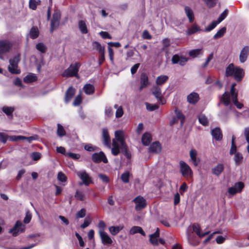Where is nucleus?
<instances>
[{
	"label": "nucleus",
	"instance_id": "13",
	"mask_svg": "<svg viewBox=\"0 0 249 249\" xmlns=\"http://www.w3.org/2000/svg\"><path fill=\"white\" fill-rule=\"evenodd\" d=\"M249 55V46H246L244 47L239 54V61L241 63H244L248 59Z\"/></svg>",
	"mask_w": 249,
	"mask_h": 249
},
{
	"label": "nucleus",
	"instance_id": "8",
	"mask_svg": "<svg viewBox=\"0 0 249 249\" xmlns=\"http://www.w3.org/2000/svg\"><path fill=\"white\" fill-rule=\"evenodd\" d=\"M235 84H232L231 88V97L234 104L238 108L241 109L243 107L242 104L239 103L237 101V93L235 92Z\"/></svg>",
	"mask_w": 249,
	"mask_h": 249
},
{
	"label": "nucleus",
	"instance_id": "59",
	"mask_svg": "<svg viewBox=\"0 0 249 249\" xmlns=\"http://www.w3.org/2000/svg\"><path fill=\"white\" fill-rule=\"evenodd\" d=\"M163 45V50L165 49L167 47L170 46V40L169 38H165L162 40Z\"/></svg>",
	"mask_w": 249,
	"mask_h": 249
},
{
	"label": "nucleus",
	"instance_id": "27",
	"mask_svg": "<svg viewBox=\"0 0 249 249\" xmlns=\"http://www.w3.org/2000/svg\"><path fill=\"white\" fill-rule=\"evenodd\" d=\"M193 230L197 235L200 237H203L209 233V231H206L204 233H201L200 231V227L197 224H195L193 225Z\"/></svg>",
	"mask_w": 249,
	"mask_h": 249
},
{
	"label": "nucleus",
	"instance_id": "28",
	"mask_svg": "<svg viewBox=\"0 0 249 249\" xmlns=\"http://www.w3.org/2000/svg\"><path fill=\"white\" fill-rule=\"evenodd\" d=\"M136 233H140L143 236H145V233L141 227L139 226L132 227L129 231V233L130 234H134Z\"/></svg>",
	"mask_w": 249,
	"mask_h": 249
},
{
	"label": "nucleus",
	"instance_id": "47",
	"mask_svg": "<svg viewBox=\"0 0 249 249\" xmlns=\"http://www.w3.org/2000/svg\"><path fill=\"white\" fill-rule=\"evenodd\" d=\"M59 21L52 19L51 23V29L50 31L53 32V30L56 29L59 24Z\"/></svg>",
	"mask_w": 249,
	"mask_h": 249
},
{
	"label": "nucleus",
	"instance_id": "33",
	"mask_svg": "<svg viewBox=\"0 0 249 249\" xmlns=\"http://www.w3.org/2000/svg\"><path fill=\"white\" fill-rule=\"evenodd\" d=\"M39 30L36 27H33L30 31L29 36L32 39H35L37 38L39 35Z\"/></svg>",
	"mask_w": 249,
	"mask_h": 249
},
{
	"label": "nucleus",
	"instance_id": "21",
	"mask_svg": "<svg viewBox=\"0 0 249 249\" xmlns=\"http://www.w3.org/2000/svg\"><path fill=\"white\" fill-rule=\"evenodd\" d=\"M224 169V165L222 163H218L212 169V172L213 175L219 176L223 171Z\"/></svg>",
	"mask_w": 249,
	"mask_h": 249
},
{
	"label": "nucleus",
	"instance_id": "29",
	"mask_svg": "<svg viewBox=\"0 0 249 249\" xmlns=\"http://www.w3.org/2000/svg\"><path fill=\"white\" fill-rule=\"evenodd\" d=\"M185 12L190 22H193L194 20V15L192 10L188 6H185Z\"/></svg>",
	"mask_w": 249,
	"mask_h": 249
},
{
	"label": "nucleus",
	"instance_id": "45",
	"mask_svg": "<svg viewBox=\"0 0 249 249\" xmlns=\"http://www.w3.org/2000/svg\"><path fill=\"white\" fill-rule=\"evenodd\" d=\"M219 23L217 22V20L213 21L212 22V23H211L207 27H206L204 29V31L205 32H210V31H212V30H213L216 26V25Z\"/></svg>",
	"mask_w": 249,
	"mask_h": 249
},
{
	"label": "nucleus",
	"instance_id": "34",
	"mask_svg": "<svg viewBox=\"0 0 249 249\" xmlns=\"http://www.w3.org/2000/svg\"><path fill=\"white\" fill-rule=\"evenodd\" d=\"M2 111L7 116H8L11 119L13 118L12 113L14 110V107L5 106L2 107Z\"/></svg>",
	"mask_w": 249,
	"mask_h": 249
},
{
	"label": "nucleus",
	"instance_id": "46",
	"mask_svg": "<svg viewBox=\"0 0 249 249\" xmlns=\"http://www.w3.org/2000/svg\"><path fill=\"white\" fill-rule=\"evenodd\" d=\"M235 154V155L234 158L235 162L236 164H239L242 161L243 156L241 153H240L239 152H238Z\"/></svg>",
	"mask_w": 249,
	"mask_h": 249
},
{
	"label": "nucleus",
	"instance_id": "39",
	"mask_svg": "<svg viewBox=\"0 0 249 249\" xmlns=\"http://www.w3.org/2000/svg\"><path fill=\"white\" fill-rule=\"evenodd\" d=\"M226 31V28L224 27H222L220 30L218 31L217 33L214 35L213 38L217 39L221 37L225 33Z\"/></svg>",
	"mask_w": 249,
	"mask_h": 249
},
{
	"label": "nucleus",
	"instance_id": "44",
	"mask_svg": "<svg viewBox=\"0 0 249 249\" xmlns=\"http://www.w3.org/2000/svg\"><path fill=\"white\" fill-rule=\"evenodd\" d=\"M129 172L126 171L122 175L121 178L124 183H128L129 181Z\"/></svg>",
	"mask_w": 249,
	"mask_h": 249
},
{
	"label": "nucleus",
	"instance_id": "49",
	"mask_svg": "<svg viewBox=\"0 0 249 249\" xmlns=\"http://www.w3.org/2000/svg\"><path fill=\"white\" fill-rule=\"evenodd\" d=\"M204 2H205L206 4L207 5L208 7L209 8L213 7H214L218 0H203Z\"/></svg>",
	"mask_w": 249,
	"mask_h": 249
},
{
	"label": "nucleus",
	"instance_id": "61",
	"mask_svg": "<svg viewBox=\"0 0 249 249\" xmlns=\"http://www.w3.org/2000/svg\"><path fill=\"white\" fill-rule=\"evenodd\" d=\"M66 155L68 156L69 157L71 158L73 160H77L79 159L80 157V154L71 152L66 153Z\"/></svg>",
	"mask_w": 249,
	"mask_h": 249
},
{
	"label": "nucleus",
	"instance_id": "20",
	"mask_svg": "<svg viewBox=\"0 0 249 249\" xmlns=\"http://www.w3.org/2000/svg\"><path fill=\"white\" fill-rule=\"evenodd\" d=\"M161 150V146L159 142H153L149 148V152L159 153Z\"/></svg>",
	"mask_w": 249,
	"mask_h": 249
},
{
	"label": "nucleus",
	"instance_id": "43",
	"mask_svg": "<svg viewBox=\"0 0 249 249\" xmlns=\"http://www.w3.org/2000/svg\"><path fill=\"white\" fill-rule=\"evenodd\" d=\"M121 149L122 152L124 154L125 157L128 159H130L131 154L128 152V148L126 144L121 146Z\"/></svg>",
	"mask_w": 249,
	"mask_h": 249
},
{
	"label": "nucleus",
	"instance_id": "41",
	"mask_svg": "<svg viewBox=\"0 0 249 249\" xmlns=\"http://www.w3.org/2000/svg\"><path fill=\"white\" fill-rule=\"evenodd\" d=\"M200 30V28L196 25L194 24L191 28H190L187 31L188 35L196 33V32Z\"/></svg>",
	"mask_w": 249,
	"mask_h": 249
},
{
	"label": "nucleus",
	"instance_id": "54",
	"mask_svg": "<svg viewBox=\"0 0 249 249\" xmlns=\"http://www.w3.org/2000/svg\"><path fill=\"white\" fill-rule=\"evenodd\" d=\"M105 113L107 117L110 118L113 115V112L110 107H106L105 110Z\"/></svg>",
	"mask_w": 249,
	"mask_h": 249
},
{
	"label": "nucleus",
	"instance_id": "2",
	"mask_svg": "<svg viewBox=\"0 0 249 249\" xmlns=\"http://www.w3.org/2000/svg\"><path fill=\"white\" fill-rule=\"evenodd\" d=\"M19 61V55H16L13 58L9 60V65L8 69L9 71L12 74H19L20 70L18 69V64Z\"/></svg>",
	"mask_w": 249,
	"mask_h": 249
},
{
	"label": "nucleus",
	"instance_id": "30",
	"mask_svg": "<svg viewBox=\"0 0 249 249\" xmlns=\"http://www.w3.org/2000/svg\"><path fill=\"white\" fill-rule=\"evenodd\" d=\"M78 27L82 33L87 34L88 33V30L85 21L83 20H79L78 22Z\"/></svg>",
	"mask_w": 249,
	"mask_h": 249
},
{
	"label": "nucleus",
	"instance_id": "53",
	"mask_svg": "<svg viewBox=\"0 0 249 249\" xmlns=\"http://www.w3.org/2000/svg\"><path fill=\"white\" fill-rule=\"evenodd\" d=\"M201 52V49L193 50L189 52V54L190 56L195 57L198 55Z\"/></svg>",
	"mask_w": 249,
	"mask_h": 249
},
{
	"label": "nucleus",
	"instance_id": "52",
	"mask_svg": "<svg viewBox=\"0 0 249 249\" xmlns=\"http://www.w3.org/2000/svg\"><path fill=\"white\" fill-rule=\"evenodd\" d=\"M228 11L227 9H225L223 12L220 15L219 18H218L217 21V22H219V23L223 20L228 15Z\"/></svg>",
	"mask_w": 249,
	"mask_h": 249
},
{
	"label": "nucleus",
	"instance_id": "18",
	"mask_svg": "<svg viewBox=\"0 0 249 249\" xmlns=\"http://www.w3.org/2000/svg\"><path fill=\"white\" fill-rule=\"evenodd\" d=\"M175 112L176 118L173 119V120L171 122V123L174 124L176 123L178 121V120H180L181 123V125H182L185 120V116L178 108L175 109Z\"/></svg>",
	"mask_w": 249,
	"mask_h": 249
},
{
	"label": "nucleus",
	"instance_id": "16",
	"mask_svg": "<svg viewBox=\"0 0 249 249\" xmlns=\"http://www.w3.org/2000/svg\"><path fill=\"white\" fill-rule=\"evenodd\" d=\"M189 155L190 157V160L192 162L195 166H197L200 161L199 159L197 158V152L195 149H192L189 152Z\"/></svg>",
	"mask_w": 249,
	"mask_h": 249
},
{
	"label": "nucleus",
	"instance_id": "23",
	"mask_svg": "<svg viewBox=\"0 0 249 249\" xmlns=\"http://www.w3.org/2000/svg\"><path fill=\"white\" fill-rule=\"evenodd\" d=\"M211 134L214 139L220 141L222 139V134L219 128H215L212 130Z\"/></svg>",
	"mask_w": 249,
	"mask_h": 249
},
{
	"label": "nucleus",
	"instance_id": "25",
	"mask_svg": "<svg viewBox=\"0 0 249 249\" xmlns=\"http://www.w3.org/2000/svg\"><path fill=\"white\" fill-rule=\"evenodd\" d=\"M124 228L122 225L118 226H110L109 227L108 230L110 233L113 235H116Z\"/></svg>",
	"mask_w": 249,
	"mask_h": 249
},
{
	"label": "nucleus",
	"instance_id": "19",
	"mask_svg": "<svg viewBox=\"0 0 249 249\" xmlns=\"http://www.w3.org/2000/svg\"><path fill=\"white\" fill-rule=\"evenodd\" d=\"M187 101L191 104H196L199 100V96L197 93L193 92L187 96Z\"/></svg>",
	"mask_w": 249,
	"mask_h": 249
},
{
	"label": "nucleus",
	"instance_id": "37",
	"mask_svg": "<svg viewBox=\"0 0 249 249\" xmlns=\"http://www.w3.org/2000/svg\"><path fill=\"white\" fill-rule=\"evenodd\" d=\"M199 122L203 125L206 126L208 124V120L206 116L203 114H200L198 116Z\"/></svg>",
	"mask_w": 249,
	"mask_h": 249
},
{
	"label": "nucleus",
	"instance_id": "22",
	"mask_svg": "<svg viewBox=\"0 0 249 249\" xmlns=\"http://www.w3.org/2000/svg\"><path fill=\"white\" fill-rule=\"evenodd\" d=\"M141 86L140 87V90H142L143 88L146 87L148 84V78L147 75L145 73L142 74L141 76Z\"/></svg>",
	"mask_w": 249,
	"mask_h": 249
},
{
	"label": "nucleus",
	"instance_id": "12",
	"mask_svg": "<svg viewBox=\"0 0 249 249\" xmlns=\"http://www.w3.org/2000/svg\"><path fill=\"white\" fill-rule=\"evenodd\" d=\"M171 61L173 64H178L183 66L188 61V58L181 55L175 54L173 56Z\"/></svg>",
	"mask_w": 249,
	"mask_h": 249
},
{
	"label": "nucleus",
	"instance_id": "58",
	"mask_svg": "<svg viewBox=\"0 0 249 249\" xmlns=\"http://www.w3.org/2000/svg\"><path fill=\"white\" fill-rule=\"evenodd\" d=\"M234 186L235 187L236 189L238 191V192H241L242 190L243 189L244 187V184L242 182H238L236 183Z\"/></svg>",
	"mask_w": 249,
	"mask_h": 249
},
{
	"label": "nucleus",
	"instance_id": "4",
	"mask_svg": "<svg viewBox=\"0 0 249 249\" xmlns=\"http://www.w3.org/2000/svg\"><path fill=\"white\" fill-rule=\"evenodd\" d=\"M79 67V64L78 63L71 65L63 72L62 76L63 77H71L74 76L77 77Z\"/></svg>",
	"mask_w": 249,
	"mask_h": 249
},
{
	"label": "nucleus",
	"instance_id": "32",
	"mask_svg": "<svg viewBox=\"0 0 249 249\" xmlns=\"http://www.w3.org/2000/svg\"><path fill=\"white\" fill-rule=\"evenodd\" d=\"M37 80L36 76L33 73L26 75L23 79L24 82L26 83L33 82Z\"/></svg>",
	"mask_w": 249,
	"mask_h": 249
},
{
	"label": "nucleus",
	"instance_id": "55",
	"mask_svg": "<svg viewBox=\"0 0 249 249\" xmlns=\"http://www.w3.org/2000/svg\"><path fill=\"white\" fill-rule=\"evenodd\" d=\"M86 215V210L85 209H82L78 211L76 214V217L77 219L83 218Z\"/></svg>",
	"mask_w": 249,
	"mask_h": 249
},
{
	"label": "nucleus",
	"instance_id": "17",
	"mask_svg": "<svg viewBox=\"0 0 249 249\" xmlns=\"http://www.w3.org/2000/svg\"><path fill=\"white\" fill-rule=\"evenodd\" d=\"M115 139L120 143L121 146L126 144L124 142V133L123 131L120 130L116 131L115 132Z\"/></svg>",
	"mask_w": 249,
	"mask_h": 249
},
{
	"label": "nucleus",
	"instance_id": "57",
	"mask_svg": "<svg viewBox=\"0 0 249 249\" xmlns=\"http://www.w3.org/2000/svg\"><path fill=\"white\" fill-rule=\"evenodd\" d=\"M58 179L61 182H66L67 180V177L64 174L61 172H59L57 175Z\"/></svg>",
	"mask_w": 249,
	"mask_h": 249
},
{
	"label": "nucleus",
	"instance_id": "10",
	"mask_svg": "<svg viewBox=\"0 0 249 249\" xmlns=\"http://www.w3.org/2000/svg\"><path fill=\"white\" fill-rule=\"evenodd\" d=\"M152 93L157 98L158 101L161 105H163L166 103V100L163 98L161 95V89L159 87H154L153 89Z\"/></svg>",
	"mask_w": 249,
	"mask_h": 249
},
{
	"label": "nucleus",
	"instance_id": "14",
	"mask_svg": "<svg viewBox=\"0 0 249 249\" xmlns=\"http://www.w3.org/2000/svg\"><path fill=\"white\" fill-rule=\"evenodd\" d=\"M99 234L104 245H110L112 243V239L105 231H99Z\"/></svg>",
	"mask_w": 249,
	"mask_h": 249
},
{
	"label": "nucleus",
	"instance_id": "38",
	"mask_svg": "<svg viewBox=\"0 0 249 249\" xmlns=\"http://www.w3.org/2000/svg\"><path fill=\"white\" fill-rule=\"evenodd\" d=\"M74 196L77 199L81 201H83L86 198L85 193L83 191L79 190L76 191Z\"/></svg>",
	"mask_w": 249,
	"mask_h": 249
},
{
	"label": "nucleus",
	"instance_id": "6",
	"mask_svg": "<svg viewBox=\"0 0 249 249\" xmlns=\"http://www.w3.org/2000/svg\"><path fill=\"white\" fill-rule=\"evenodd\" d=\"M180 172L181 175L184 177H192L193 171L190 167L184 161H179Z\"/></svg>",
	"mask_w": 249,
	"mask_h": 249
},
{
	"label": "nucleus",
	"instance_id": "42",
	"mask_svg": "<svg viewBox=\"0 0 249 249\" xmlns=\"http://www.w3.org/2000/svg\"><path fill=\"white\" fill-rule=\"evenodd\" d=\"M57 134L58 136L62 137L66 135V132L62 125L57 124Z\"/></svg>",
	"mask_w": 249,
	"mask_h": 249
},
{
	"label": "nucleus",
	"instance_id": "56",
	"mask_svg": "<svg viewBox=\"0 0 249 249\" xmlns=\"http://www.w3.org/2000/svg\"><path fill=\"white\" fill-rule=\"evenodd\" d=\"M124 114V111L122 106H119L116 111L115 116L116 118H120Z\"/></svg>",
	"mask_w": 249,
	"mask_h": 249
},
{
	"label": "nucleus",
	"instance_id": "48",
	"mask_svg": "<svg viewBox=\"0 0 249 249\" xmlns=\"http://www.w3.org/2000/svg\"><path fill=\"white\" fill-rule=\"evenodd\" d=\"M188 242L193 246H196L198 244V242L195 241L193 239V236L191 234H188L187 235Z\"/></svg>",
	"mask_w": 249,
	"mask_h": 249
},
{
	"label": "nucleus",
	"instance_id": "26",
	"mask_svg": "<svg viewBox=\"0 0 249 249\" xmlns=\"http://www.w3.org/2000/svg\"><path fill=\"white\" fill-rule=\"evenodd\" d=\"M151 140V135L148 133H145L142 136V144L144 145H148Z\"/></svg>",
	"mask_w": 249,
	"mask_h": 249
},
{
	"label": "nucleus",
	"instance_id": "7",
	"mask_svg": "<svg viewBox=\"0 0 249 249\" xmlns=\"http://www.w3.org/2000/svg\"><path fill=\"white\" fill-rule=\"evenodd\" d=\"M132 201L135 204V209L137 211L142 210L147 205L146 200L141 196H137Z\"/></svg>",
	"mask_w": 249,
	"mask_h": 249
},
{
	"label": "nucleus",
	"instance_id": "36",
	"mask_svg": "<svg viewBox=\"0 0 249 249\" xmlns=\"http://www.w3.org/2000/svg\"><path fill=\"white\" fill-rule=\"evenodd\" d=\"M221 101L226 106L230 104V96L229 93L225 92L221 98Z\"/></svg>",
	"mask_w": 249,
	"mask_h": 249
},
{
	"label": "nucleus",
	"instance_id": "5",
	"mask_svg": "<svg viewBox=\"0 0 249 249\" xmlns=\"http://www.w3.org/2000/svg\"><path fill=\"white\" fill-rule=\"evenodd\" d=\"M77 175L82 180V182L79 183L80 186H82L83 184L89 186L92 182L91 178L85 170L77 172Z\"/></svg>",
	"mask_w": 249,
	"mask_h": 249
},
{
	"label": "nucleus",
	"instance_id": "40",
	"mask_svg": "<svg viewBox=\"0 0 249 249\" xmlns=\"http://www.w3.org/2000/svg\"><path fill=\"white\" fill-rule=\"evenodd\" d=\"M93 46L94 48L98 51L99 53H102L105 52V47H103L98 42H94L93 43Z\"/></svg>",
	"mask_w": 249,
	"mask_h": 249
},
{
	"label": "nucleus",
	"instance_id": "64",
	"mask_svg": "<svg viewBox=\"0 0 249 249\" xmlns=\"http://www.w3.org/2000/svg\"><path fill=\"white\" fill-rule=\"evenodd\" d=\"M32 218L31 214L29 212H27L26 213V216L24 219V222L26 224L29 223Z\"/></svg>",
	"mask_w": 249,
	"mask_h": 249
},
{
	"label": "nucleus",
	"instance_id": "62",
	"mask_svg": "<svg viewBox=\"0 0 249 249\" xmlns=\"http://www.w3.org/2000/svg\"><path fill=\"white\" fill-rule=\"evenodd\" d=\"M60 18L61 15L60 12L59 11H55L53 15L52 19L60 21Z\"/></svg>",
	"mask_w": 249,
	"mask_h": 249
},
{
	"label": "nucleus",
	"instance_id": "9",
	"mask_svg": "<svg viewBox=\"0 0 249 249\" xmlns=\"http://www.w3.org/2000/svg\"><path fill=\"white\" fill-rule=\"evenodd\" d=\"M92 160L95 163H99L103 161L104 163H107L108 162L105 154L102 151L99 153H94L92 156Z\"/></svg>",
	"mask_w": 249,
	"mask_h": 249
},
{
	"label": "nucleus",
	"instance_id": "63",
	"mask_svg": "<svg viewBox=\"0 0 249 249\" xmlns=\"http://www.w3.org/2000/svg\"><path fill=\"white\" fill-rule=\"evenodd\" d=\"M82 102V98L80 95H77L75 99H74L73 105L74 106H77L79 105Z\"/></svg>",
	"mask_w": 249,
	"mask_h": 249
},
{
	"label": "nucleus",
	"instance_id": "31",
	"mask_svg": "<svg viewBox=\"0 0 249 249\" xmlns=\"http://www.w3.org/2000/svg\"><path fill=\"white\" fill-rule=\"evenodd\" d=\"M84 90L86 94L90 95L94 93V87L90 84H87L84 87Z\"/></svg>",
	"mask_w": 249,
	"mask_h": 249
},
{
	"label": "nucleus",
	"instance_id": "60",
	"mask_svg": "<svg viewBox=\"0 0 249 249\" xmlns=\"http://www.w3.org/2000/svg\"><path fill=\"white\" fill-rule=\"evenodd\" d=\"M8 139L7 135L3 132H0V142L2 143H5Z\"/></svg>",
	"mask_w": 249,
	"mask_h": 249
},
{
	"label": "nucleus",
	"instance_id": "35",
	"mask_svg": "<svg viewBox=\"0 0 249 249\" xmlns=\"http://www.w3.org/2000/svg\"><path fill=\"white\" fill-rule=\"evenodd\" d=\"M168 79L167 75H160L158 76L156 79V84L158 85H161L165 83Z\"/></svg>",
	"mask_w": 249,
	"mask_h": 249
},
{
	"label": "nucleus",
	"instance_id": "50",
	"mask_svg": "<svg viewBox=\"0 0 249 249\" xmlns=\"http://www.w3.org/2000/svg\"><path fill=\"white\" fill-rule=\"evenodd\" d=\"M36 49L41 53H45L46 50V47L42 43H39L36 45Z\"/></svg>",
	"mask_w": 249,
	"mask_h": 249
},
{
	"label": "nucleus",
	"instance_id": "24",
	"mask_svg": "<svg viewBox=\"0 0 249 249\" xmlns=\"http://www.w3.org/2000/svg\"><path fill=\"white\" fill-rule=\"evenodd\" d=\"M75 94V89L70 87L67 90L65 94V100L66 103L69 102Z\"/></svg>",
	"mask_w": 249,
	"mask_h": 249
},
{
	"label": "nucleus",
	"instance_id": "15",
	"mask_svg": "<svg viewBox=\"0 0 249 249\" xmlns=\"http://www.w3.org/2000/svg\"><path fill=\"white\" fill-rule=\"evenodd\" d=\"M102 139L104 145L110 148V138L107 128H103L102 130Z\"/></svg>",
	"mask_w": 249,
	"mask_h": 249
},
{
	"label": "nucleus",
	"instance_id": "11",
	"mask_svg": "<svg viewBox=\"0 0 249 249\" xmlns=\"http://www.w3.org/2000/svg\"><path fill=\"white\" fill-rule=\"evenodd\" d=\"M24 229V225L20 221H17L14 227L10 230L9 232L12 233L13 236H17L19 233L23 232Z\"/></svg>",
	"mask_w": 249,
	"mask_h": 249
},
{
	"label": "nucleus",
	"instance_id": "3",
	"mask_svg": "<svg viewBox=\"0 0 249 249\" xmlns=\"http://www.w3.org/2000/svg\"><path fill=\"white\" fill-rule=\"evenodd\" d=\"M13 47V44L9 40H0V59H2L3 54L9 52Z\"/></svg>",
	"mask_w": 249,
	"mask_h": 249
},
{
	"label": "nucleus",
	"instance_id": "51",
	"mask_svg": "<svg viewBox=\"0 0 249 249\" xmlns=\"http://www.w3.org/2000/svg\"><path fill=\"white\" fill-rule=\"evenodd\" d=\"M146 109L149 111H153L158 108L159 106L156 104H145Z\"/></svg>",
	"mask_w": 249,
	"mask_h": 249
},
{
	"label": "nucleus",
	"instance_id": "1",
	"mask_svg": "<svg viewBox=\"0 0 249 249\" xmlns=\"http://www.w3.org/2000/svg\"><path fill=\"white\" fill-rule=\"evenodd\" d=\"M244 70L239 67H234L233 64H230L226 68L225 75L227 77L233 76L234 79L240 82L244 76Z\"/></svg>",
	"mask_w": 249,
	"mask_h": 249
}]
</instances>
